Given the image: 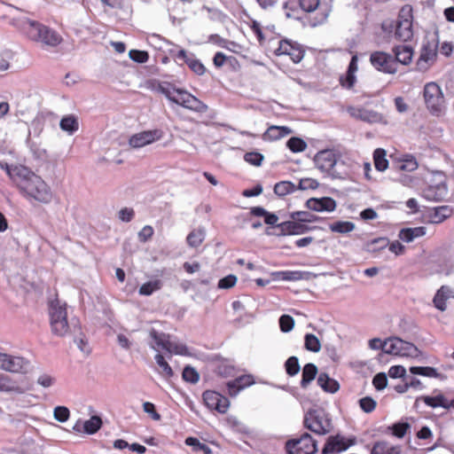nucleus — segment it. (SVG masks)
<instances>
[{
  "mask_svg": "<svg viewBox=\"0 0 454 454\" xmlns=\"http://www.w3.org/2000/svg\"><path fill=\"white\" fill-rule=\"evenodd\" d=\"M5 171L13 182L20 193L28 201H36L40 204H50L53 199V192L50 185L38 175L24 166L9 167Z\"/></svg>",
  "mask_w": 454,
  "mask_h": 454,
  "instance_id": "nucleus-1",
  "label": "nucleus"
},
{
  "mask_svg": "<svg viewBox=\"0 0 454 454\" xmlns=\"http://www.w3.org/2000/svg\"><path fill=\"white\" fill-rule=\"evenodd\" d=\"M250 214L254 216H263L266 224L274 226L279 230V236L301 235L317 228L316 226H309L305 223H301L298 220L293 219L277 223L278 221V215L266 211L262 207H251Z\"/></svg>",
  "mask_w": 454,
  "mask_h": 454,
  "instance_id": "nucleus-2",
  "label": "nucleus"
},
{
  "mask_svg": "<svg viewBox=\"0 0 454 454\" xmlns=\"http://www.w3.org/2000/svg\"><path fill=\"white\" fill-rule=\"evenodd\" d=\"M382 30L390 33L395 28V37L402 42H408L413 37V11L410 4L403 5L397 16L395 25L393 21L382 23Z\"/></svg>",
  "mask_w": 454,
  "mask_h": 454,
  "instance_id": "nucleus-3",
  "label": "nucleus"
},
{
  "mask_svg": "<svg viewBox=\"0 0 454 454\" xmlns=\"http://www.w3.org/2000/svg\"><path fill=\"white\" fill-rule=\"evenodd\" d=\"M50 325L54 335L64 337L70 330L67 321V304H61L59 300L50 303Z\"/></svg>",
  "mask_w": 454,
  "mask_h": 454,
  "instance_id": "nucleus-4",
  "label": "nucleus"
},
{
  "mask_svg": "<svg viewBox=\"0 0 454 454\" xmlns=\"http://www.w3.org/2000/svg\"><path fill=\"white\" fill-rule=\"evenodd\" d=\"M304 427L311 432L325 435L333 429V423L330 416L322 409L309 410L304 416Z\"/></svg>",
  "mask_w": 454,
  "mask_h": 454,
  "instance_id": "nucleus-5",
  "label": "nucleus"
},
{
  "mask_svg": "<svg viewBox=\"0 0 454 454\" xmlns=\"http://www.w3.org/2000/svg\"><path fill=\"white\" fill-rule=\"evenodd\" d=\"M27 35L32 40L51 47H56L63 41L62 36L57 31L36 21L29 23Z\"/></svg>",
  "mask_w": 454,
  "mask_h": 454,
  "instance_id": "nucleus-6",
  "label": "nucleus"
},
{
  "mask_svg": "<svg viewBox=\"0 0 454 454\" xmlns=\"http://www.w3.org/2000/svg\"><path fill=\"white\" fill-rule=\"evenodd\" d=\"M423 97L428 111L434 115H439L445 107L444 96L441 87L434 82L424 86Z\"/></svg>",
  "mask_w": 454,
  "mask_h": 454,
  "instance_id": "nucleus-7",
  "label": "nucleus"
},
{
  "mask_svg": "<svg viewBox=\"0 0 454 454\" xmlns=\"http://www.w3.org/2000/svg\"><path fill=\"white\" fill-rule=\"evenodd\" d=\"M300 8L309 14V23L312 27L323 24L328 18L330 8L320 0H299Z\"/></svg>",
  "mask_w": 454,
  "mask_h": 454,
  "instance_id": "nucleus-8",
  "label": "nucleus"
},
{
  "mask_svg": "<svg viewBox=\"0 0 454 454\" xmlns=\"http://www.w3.org/2000/svg\"><path fill=\"white\" fill-rule=\"evenodd\" d=\"M382 350L387 354L399 356L417 357L419 355V348L413 343L398 337L387 339L382 344Z\"/></svg>",
  "mask_w": 454,
  "mask_h": 454,
  "instance_id": "nucleus-9",
  "label": "nucleus"
},
{
  "mask_svg": "<svg viewBox=\"0 0 454 454\" xmlns=\"http://www.w3.org/2000/svg\"><path fill=\"white\" fill-rule=\"evenodd\" d=\"M286 450L288 454H315L317 442L309 434L303 433L299 438L288 440Z\"/></svg>",
  "mask_w": 454,
  "mask_h": 454,
  "instance_id": "nucleus-10",
  "label": "nucleus"
},
{
  "mask_svg": "<svg viewBox=\"0 0 454 454\" xmlns=\"http://www.w3.org/2000/svg\"><path fill=\"white\" fill-rule=\"evenodd\" d=\"M270 51L276 56H288L294 63H299L304 57V50L301 46L285 39L276 38Z\"/></svg>",
  "mask_w": 454,
  "mask_h": 454,
  "instance_id": "nucleus-11",
  "label": "nucleus"
},
{
  "mask_svg": "<svg viewBox=\"0 0 454 454\" xmlns=\"http://www.w3.org/2000/svg\"><path fill=\"white\" fill-rule=\"evenodd\" d=\"M371 65L379 72L394 74L397 72L395 60L391 54L376 51L370 55Z\"/></svg>",
  "mask_w": 454,
  "mask_h": 454,
  "instance_id": "nucleus-12",
  "label": "nucleus"
},
{
  "mask_svg": "<svg viewBox=\"0 0 454 454\" xmlns=\"http://www.w3.org/2000/svg\"><path fill=\"white\" fill-rule=\"evenodd\" d=\"M164 137V131L160 129L144 130L132 135L129 139V145L132 148H141L160 140Z\"/></svg>",
  "mask_w": 454,
  "mask_h": 454,
  "instance_id": "nucleus-13",
  "label": "nucleus"
},
{
  "mask_svg": "<svg viewBox=\"0 0 454 454\" xmlns=\"http://www.w3.org/2000/svg\"><path fill=\"white\" fill-rule=\"evenodd\" d=\"M347 112L352 118L370 124H387L386 117L382 114L373 110H369L361 106H348Z\"/></svg>",
  "mask_w": 454,
  "mask_h": 454,
  "instance_id": "nucleus-14",
  "label": "nucleus"
},
{
  "mask_svg": "<svg viewBox=\"0 0 454 454\" xmlns=\"http://www.w3.org/2000/svg\"><path fill=\"white\" fill-rule=\"evenodd\" d=\"M205 405L211 411H215L221 414L227 412L230 407V401L227 397L213 390H206L203 395Z\"/></svg>",
  "mask_w": 454,
  "mask_h": 454,
  "instance_id": "nucleus-15",
  "label": "nucleus"
},
{
  "mask_svg": "<svg viewBox=\"0 0 454 454\" xmlns=\"http://www.w3.org/2000/svg\"><path fill=\"white\" fill-rule=\"evenodd\" d=\"M437 56V43L427 42L422 45L420 55L416 66L419 71H427L435 61Z\"/></svg>",
  "mask_w": 454,
  "mask_h": 454,
  "instance_id": "nucleus-16",
  "label": "nucleus"
},
{
  "mask_svg": "<svg viewBox=\"0 0 454 454\" xmlns=\"http://www.w3.org/2000/svg\"><path fill=\"white\" fill-rule=\"evenodd\" d=\"M353 444V440L343 435H331L327 438L321 454H337L345 451Z\"/></svg>",
  "mask_w": 454,
  "mask_h": 454,
  "instance_id": "nucleus-17",
  "label": "nucleus"
},
{
  "mask_svg": "<svg viewBox=\"0 0 454 454\" xmlns=\"http://www.w3.org/2000/svg\"><path fill=\"white\" fill-rule=\"evenodd\" d=\"M248 27L256 36L260 45L266 47L268 50H271V45L274 44L276 40L272 30L269 27H263L255 20H252L248 23Z\"/></svg>",
  "mask_w": 454,
  "mask_h": 454,
  "instance_id": "nucleus-18",
  "label": "nucleus"
},
{
  "mask_svg": "<svg viewBox=\"0 0 454 454\" xmlns=\"http://www.w3.org/2000/svg\"><path fill=\"white\" fill-rule=\"evenodd\" d=\"M176 104L196 113H205L207 106L186 90H181Z\"/></svg>",
  "mask_w": 454,
  "mask_h": 454,
  "instance_id": "nucleus-19",
  "label": "nucleus"
},
{
  "mask_svg": "<svg viewBox=\"0 0 454 454\" xmlns=\"http://www.w3.org/2000/svg\"><path fill=\"white\" fill-rule=\"evenodd\" d=\"M173 58L176 61H183L188 67L197 75H203L207 68L202 62L195 58L194 54L188 53L184 49H180L173 55Z\"/></svg>",
  "mask_w": 454,
  "mask_h": 454,
  "instance_id": "nucleus-20",
  "label": "nucleus"
},
{
  "mask_svg": "<svg viewBox=\"0 0 454 454\" xmlns=\"http://www.w3.org/2000/svg\"><path fill=\"white\" fill-rule=\"evenodd\" d=\"M358 71V57L353 55L348 64V69L345 74H341L339 78L340 85L346 90H351L354 89L356 82V74Z\"/></svg>",
  "mask_w": 454,
  "mask_h": 454,
  "instance_id": "nucleus-21",
  "label": "nucleus"
},
{
  "mask_svg": "<svg viewBox=\"0 0 454 454\" xmlns=\"http://www.w3.org/2000/svg\"><path fill=\"white\" fill-rule=\"evenodd\" d=\"M314 161L318 169L330 172L335 166L337 159L333 150H322L315 155Z\"/></svg>",
  "mask_w": 454,
  "mask_h": 454,
  "instance_id": "nucleus-22",
  "label": "nucleus"
},
{
  "mask_svg": "<svg viewBox=\"0 0 454 454\" xmlns=\"http://www.w3.org/2000/svg\"><path fill=\"white\" fill-rule=\"evenodd\" d=\"M306 207L317 212H333L336 208V201L331 197L311 198L306 201Z\"/></svg>",
  "mask_w": 454,
  "mask_h": 454,
  "instance_id": "nucleus-23",
  "label": "nucleus"
},
{
  "mask_svg": "<svg viewBox=\"0 0 454 454\" xmlns=\"http://www.w3.org/2000/svg\"><path fill=\"white\" fill-rule=\"evenodd\" d=\"M25 361L21 357L12 356L0 353V369L11 372H21L25 367Z\"/></svg>",
  "mask_w": 454,
  "mask_h": 454,
  "instance_id": "nucleus-24",
  "label": "nucleus"
},
{
  "mask_svg": "<svg viewBox=\"0 0 454 454\" xmlns=\"http://www.w3.org/2000/svg\"><path fill=\"white\" fill-rule=\"evenodd\" d=\"M254 384V379L250 374L241 375L233 380L228 381L226 386L228 394L236 396L241 390Z\"/></svg>",
  "mask_w": 454,
  "mask_h": 454,
  "instance_id": "nucleus-25",
  "label": "nucleus"
},
{
  "mask_svg": "<svg viewBox=\"0 0 454 454\" xmlns=\"http://www.w3.org/2000/svg\"><path fill=\"white\" fill-rule=\"evenodd\" d=\"M102 3L109 7L116 10V15H120L122 19H129L132 12V0H101Z\"/></svg>",
  "mask_w": 454,
  "mask_h": 454,
  "instance_id": "nucleus-26",
  "label": "nucleus"
},
{
  "mask_svg": "<svg viewBox=\"0 0 454 454\" xmlns=\"http://www.w3.org/2000/svg\"><path fill=\"white\" fill-rule=\"evenodd\" d=\"M448 194V187L445 183L437 184L435 185H428L423 190V196L427 200L442 201Z\"/></svg>",
  "mask_w": 454,
  "mask_h": 454,
  "instance_id": "nucleus-27",
  "label": "nucleus"
},
{
  "mask_svg": "<svg viewBox=\"0 0 454 454\" xmlns=\"http://www.w3.org/2000/svg\"><path fill=\"white\" fill-rule=\"evenodd\" d=\"M213 371L221 377H230L233 375L235 367L229 359L215 356L213 359Z\"/></svg>",
  "mask_w": 454,
  "mask_h": 454,
  "instance_id": "nucleus-28",
  "label": "nucleus"
},
{
  "mask_svg": "<svg viewBox=\"0 0 454 454\" xmlns=\"http://www.w3.org/2000/svg\"><path fill=\"white\" fill-rule=\"evenodd\" d=\"M292 132L293 130L286 126L271 125L262 134V138L264 141H277L290 135Z\"/></svg>",
  "mask_w": 454,
  "mask_h": 454,
  "instance_id": "nucleus-29",
  "label": "nucleus"
},
{
  "mask_svg": "<svg viewBox=\"0 0 454 454\" xmlns=\"http://www.w3.org/2000/svg\"><path fill=\"white\" fill-rule=\"evenodd\" d=\"M451 294V289L448 286H442L435 293L433 303L434 306L440 311H445L447 309V301L450 299Z\"/></svg>",
  "mask_w": 454,
  "mask_h": 454,
  "instance_id": "nucleus-30",
  "label": "nucleus"
},
{
  "mask_svg": "<svg viewBox=\"0 0 454 454\" xmlns=\"http://www.w3.org/2000/svg\"><path fill=\"white\" fill-rule=\"evenodd\" d=\"M395 64L409 65L411 62L413 51L411 47L407 45H397L393 48Z\"/></svg>",
  "mask_w": 454,
  "mask_h": 454,
  "instance_id": "nucleus-31",
  "label": "nucleus"
},
{
  "mask_svg": "<svg viewBox=\"0 0 454 454\" xmlns=\"http://www.w3.org/2000/svg\"><path fill=\"white\" fill-rule=\"evenodd\" d=\"M427 229L424 226L403 228L399 231L398 237L406 243L412 242L415 239L426 235Z\"/></svg>",
  "mask_w": 454,
  "mask_h": 454,
  "instance_id": "nucleus-32",
  "label": "nucleus"
},
{
  "mask_svg": "<svg viewBox=\"0 0 454 454\" xmlns=\"http://www.w3.org/2000/svg\"><path fill=\"white\" fill-rule=\"evenodd\" d=\"M317 384L324 391L329 393H335L340 388L338 381L330 378L327 373L319 374L317 377Z\"/></svg>",
  "mask_w": 454,
  "mask_h": 454,
  "instance_id": "nucleus-33",
  "label": "nucleus"
},
{
  "mask_svg": "<svg viewBox=\"0 0 454 454\" xmlns=\"http://www.w3.org/2000/svg\"><path fill=\"white\" fill-rule=\"evenodd\" d=\"M452 209L449 206L434 207L430 213L429 218L433 223H441L452 215Z\"/></svg>",
  "mask_w": 454,
  "mask_h": 454,
  "instance_id": "nucleus-34",
  "label": "nucleus"
},
{
  "mask_svg": "<svg viewBox=\"0 0 454 454\" xmlns=\"http://www.w3.org/2000/svg\"><path fill=\"white\" fill-rule=\"evenodd\" d=\"M317 374V368L314 364H307L302 369V375L301 380V387L307 388L310 382L316 378Z\"/></svg>",
  "mask_w": 454,
  "mask_h": 454,
  "instance_id": "nucleus-35",
  "label": "nucleus"
},
{
  "mask_svg": "<svg viewBox=\"0 0 454 454\" xmlns=\"http://www.w3.org/2000/svg\"><path fill=\"white\" fill-rule=\"evenodd\" d=\"M205 237L204 228L194 229L187 235L186 242L189 247L197 248L203 243Z\"/></svg>",
  "mask_w": 454,
  "mask_h": 454,
  "instance_id": "nucleus-36",
  "label": "nucleus"
},
{
  "mask_svg": "<svg viewBox=\"0 0 454 454\" xmlns=\"http://www.w3.org/2000/svg\"><path fill=\"white\" fill-rule=\"evenodd\" d=\"M59 126L62 130L69 134H73L79 129L78 120L73 114L64 116L59 122Z\"/></svg>",
  "mask_w": 454,
  "mask_h": 454,
  "instance_id": "nucleus-37",
  "label": "nucleus"
},
{
  "mask_svg": "<svg viewBox=\"0 0 454 454\" xmlns=\"http://www.w3.org/2000/svg\"><path fill=\"white\" fill-rule=\"evenodd\" d=\"M0 392L23 393L24 389L8 376L0 374Z\"/></svg>",
  "mask_w": 454,
  "mask_h": 454,
  "instance_id": "nucleus-38",
  "label": "nucleus"
},
{
  "mask_svg": "<svg viewBox=\"0 0 454 454\" xmlns=\"http://www.w3.org/2000/svg\"><path fill=\"white\" fill-rule=\"evenodd\" d=\"M398 447L392 446L387 442H377L373 444L371 454H399Z\"/></svg>",
  "mask_w": 454,
  "mask_h": 454,
  "instance_id": "nucleus-39",
  "label": "nucleus"
},
{
  "mask_svg": "<svg viewBox=\"0 0 454 454\" xmlns=\"http://www.w3.org/2000/svg\"><path fill=\"white\" fill-rule=\"evenodd\" d=\"M373 161L378 171H385L388 167L386 151L382 148H377L373 153Z\"/></svg>",
  "mask_w": 454,
  "mask_h": 454,
  "instance_id": "nucleus-40",
  "label": "nucleus"
},
{
  "mask_svg": "<svg viewBox=\"0 0 454 454\" xmlns=\"http://www.w3.org/2000/svg\"><path fill=\"white\" fill-rule=\"evenodd\" d=\"M420 399L427 406H430L432 408H436V407H442V408H446V409L449 408V402L442 395H438L436 396H422Z\"/></svg>",
  "mask_w": 454,
  "mask_h": 454,
  "instance_id": "nucleus-41",
  "label": "nucleus"
},
{
  "mask_svg": "<svg viewBox=\"0 0 454 454\" xmlns=\"http://www.w3.org/2000/svg\"><path fill=\"white\" fill-rule=\"evenodd\" d=\"M329 229L333 232L337 233H348L354 231L355 224L352 222L349 221H337L329 225Z\"/></svg>",
  "mask_w": 454,
  "mask_h": 454,
  "instance_id": "nucleus-42",
  "label": "nucleus"
},
{
  "mask_svg": "<svg viewBox=\"0 0 454 454\" xmlns=\"http://www.w3.org/2000/svg\"><path fill=\"white\" fill-rule=\"evenodd\" d=\"M102 426V419L98 416H92L83 423V430L88 434L97 433Z\"/></svg>",
  "mask_w": 454,
  "mask_h": 454,
  "instance_id": "nucleus-43",
  "label": "nucleus"
},
{
  "mask_svg": "<svg viewBox=\"0 0 454 454\" xmlns=\"http://www.w3.org/2000/svg\"><path fill=\"white\" fill-rule=\"evenodd\" d=\"M185 444L192 447V450L195 452L201 451L204 454H212V450L205 443L200 442L195 437H187L185 439Z\"/></svg>",
  "mask_w": 454,
  "mask_h": 454,
  "instance_id": "nucleus-44",
  "label": "nucleus"
},
{
  "mask_svg": "<svg viewBox=\"0 0 454 454\" xmlns=\"http://www.w3.org/2000/svg\"><path fill=\"white\" fill-rule=\"evenodd\" d=\"M295 191V186L289 181H281L275 184L274 192L280 197L286 196Z\"/></svg>",
  "mask_w": 454,
  "mask_h": 454,
  "instance_id": "nucleus-45",
  "label": "nucleus"
},
{
  "mask_svg": "<svg viewBox=\"0 0 454 454\" xmlns=\"http://www.w3.org/2000/svg\"><path fill=\"white\" fill-rule=\"evenodd\" d=\"M154 358L160 368V373L167 379L173 377L174 372L168 363L165 360L164 356L161 354H157Z\"/></svg>",
  "mask_w": 454,
  "mask_h": 454,
  "instance_id": "nucleus-46",
  "label": "nucleus"
},
{
  "mask_svg": "<svg viewBox=\"0 0 454 454\" xmlns=\"http://www.w3.org/2000/svg\"><path fill=\"white\" fill-rule=\"evenodd\" d=\"M161 286L162 283L159 279L148 281L140 286L138 293L141 295H151L155 291L160 290Z\"/></svg>",
  "mask_w": 454,
  "mask_h": 454,
  "instance_id": "nucleus-47",
  "label": "nucleus"
},
{
  "mask_svg": "<svg viewBox=\"0 0 454 454\" xmlns=\"http://www.w3.org/2000/svg\"><path fill=\"white\" fill-rule=\"evenodd\" d=\"M410 372L412 374H418L429 378H437L439 373L436 369L430 366H411Z\"/></svg>",
  "mask_w": 454,
  "mask_h": 454,
  "instance_id": "nucleus-48",
  "label": "nucleus"
},
{
  "mask_svg": "<svg viewBox=\"0 0 454 454\" xmlns=\"http://www.w3.org/2000/svg\"><path fill=\"white\" fill-rule=\"evenodd\" d=\"M304 346L306 349L315 353L320 351L321 349V343L318 338L312 333H307L305 335Z\"/></svg>",
  "mask_w": 454,
  "mask_h": 454,
  "instance_id": "nucleus-49",
  "label": "nucleus"
},
{
  "mask_svg": "<svg viewBox=\"0 0 454 454\" xmlns=\"http://www.w3.org/2000/svg\"><path fill=\"white\" fill-rule=\"evenodd\" d=\"M286 145L288 149L293 153H301L306 150L307 144L306 142L297 137H291L287 143Z\"/></svg>",
  "mask_w": 454,
  "mask_h": 454,
  "instance_id": "nucleus-50",
  "label": "nucleus"
},
{
  "mask_svg": "<svg viewBox=\"0 0 454 454\" xmlns=\"http://www.w3.org/2000/svg\"><path fill=\"white\" fill-rule=\"evenodd\" d=\"M290 218L293 219V220H298L301 223H312V222H315V221H317L318 219L315 215H312V214H310L309 212H306V211H295V212H293L290 215Z\"/></svg>",
  "mask_w": 454,
  "mask_h": 454,
  "instance_id": "nucleus-51",
  "label": "nucleus"
},
{
  "mask_svg": "<svg viewBox=\"0 0 454 454\" xmlns=\"http://www.w3.org/2000/svg\"><path fill=\"white\" fill-rule=\"evenodd\" d=\"M264 160V156L258 152H248L244 154V160L248 164L260 167Z\"/></svg>",
  "mask_w": 454,
  "mask_h": 454,
  "instance_id": "nucleus-52",
  "label": "nucleus"
},
{
  "mask_svg": "<svg viewBox=\"0 0 454 454\" xmlns=\"http://www.w3.org/2000/svg\"><path fill=\"white\" fill-rule=\"evenodd\" d=\"M182 377L184 381L192 384L197 383L200 380V375L198 372L190 365H187L184 368Z\"/></svg>",
  "mask_w": 454,
  "mask_h": 454,
  "instance_id": "nucleus-53",
  "label": "nucleus"
},
{
  "mask_svg": "<svg viewBox=\"0 0 454 454\" xmlns=\"http://www.w3.org/2000/svg\"><path fill=\"white\" fill-rule=\"evenodd\" d=\"M286 372L289 376H294L300 372V364L296 356H290L285 363Z\"/></svg>",
  "mask_w": 454,
  "mask_h": 454,
  "instance_id": "nucleus-54",
  "label": "nucleus"
},
{
  "mask_svg": "<svg viewBox=\"0 0 454 454\" xmlns=\"http://www.w3.org/2000/svg\"><path fill=\"white\" fill-rule=\"evenodd\" d=\"M410 427V424L407 422H398L390 427L389 429L391 430L393 435L397 438H403Z\"/></svg>",
  "mask_w": 454,
  "mask_h": 454,
  "instance_id": "nucleus-55",
  "label": "nucleus"
},
{
  "mask_svg": "<svg viewBox=\"0 0 454 454\" xmlns=\"http://www.w3.org/2000/svg\"><path fill=\"white\" fill-rule=\"evenodd\" d=\"M151 336L159 348L166 351L169 348L170 340H168V336H166L165 334H159L156 331H153L151 333Z\"/></svg>",
  "mask_w": 454,
  "mask_h": 454,
  "instance_id": "nucleus-56",
  "label": "nucleus"
},
{
  "mask_svg": "<svg viewBox=\"0 0 454 454\" xmlns=\"http://www.w3.org/2000/svg\"><path fill=\"white\" fill-rule=\"evenodd\" d=\"M129 58L137 63H145L149 59V53L145 51L130 50L129 52Z\"/></svg>",
  "mask_w": 454,
  "mask_h": 454,
  "instance_id": "nucleus-57",
  "label": "nucleus"
},
{
  "mask_svg": "<svg viewBox=\"0 0 454 454\" xmlns=\"http://www.w3.org/2000/svg\"><path fill=\"white\" fill-rule=\"evenodd\" d=\"M294 325V318L289 315H282L279 318V327L284 333L290 332Z\"/></svg>",
  "mask_w": 454,
  "mask_h": 454,
  "instance_id": "nucleus-58",
  "label": "nucleus"
},
{
  "mask_svg": "<svg viewBox=\"0 0 454 454\" xmlns=\"http://www.w3.org/2000/svg\"><path fill=\"white\" fill-rule=\"evenodd\" d=\"M360 408L366 413L373 411L376 408V402L370 396L363 397L359 400Z\"/></svg>",
  "mask_w": 454,
  "mask_h": 454,
  "instance_id": "nucleus-59",
  "label": "nucleus"
},
{
  "mask_svg": "<svg viewBox=\"0 0 454 454\" xmlns=\"http://www.w3.org/2000/svg\"><path fill=\"white\" fill-rule=\"evenodd\" d=\"M70 411L65 406H57L54 409V418L59 422H65L69 419Z\"/></svg>",
  "mask_w": 454,
  "mask_h": 454,
  "instance_id": "nucleus-60",
  "label": "nucleus"
},
{
  "mask_svg": "<svg viewBox=\"0 0 454 454\" xmlns=\"http://www.w3.org/2000/svg\"><path fill=\"white\" fill-rule=\"evenodd\" d=\"M237 283V278L234 275H228L223 278H221L218 282V288L220 289H228L233 287Z\"/></svg>",
  "mask_w": 454,
  "mask_h": 454,
  "instance_id": "nucleus-61",
  "label": "nucleus"
},
{
  "mask_svg": "<svg viewBox=\"0 0 454 454\" xmlns=\"http://www.w3.org/2000/svg\"><path fill=\"white\" fill-rule=\"evenodd\" d=\"M154 230L151 225H145L138 232V239L140 242L145 243L153 236Z\"/></svg>",
  "mask_w": 454,
  "mask_h": 454,
  "instance_id": "nucleus-62",
  "label": "nucleus"
},
{
  "mask_svg": "<svg viewBox=\"0 0 454 454\" xmlns=\"http://www.w3.org/2000/svg\"><path fill=\"white\" fill-rule=\"evenodd\" d=\"M372 384L377 390H382L387 387V379L385 373L380 372L374 376Z\"/></svg>",
  "mask_w": 454,
  "mask_h": 454,
  "instance_id": "nucleus-63",
  "label": "nucleus"
},
{
  "mask_svg": "<svg viewBox=\"0 0 454 454\" xmlns=\"http://www.w3.org/2000/svg\"><path fill=\"white\" fill-rule=\"evenodd\" d=\"M418 168V163L412 156H410L406 159H404L400 166L399 168L403 171H413Z\"/></svg>",
  "mask_w": 454,
  "mask_h": 454,
  "instance_id": "nucleus-64",
  "label": "nucleus"
}]
</instances>
